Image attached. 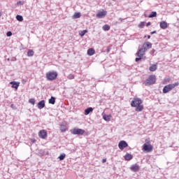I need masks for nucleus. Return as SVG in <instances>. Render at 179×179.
Wrapping results in <instances>:
<instances>
[{"instance_id": "obj_1", "label": "nucleus", "mask_w": 179, "mask_h": 179, "mask_svg": "<svg viewBox=\"0 0 179 179\" xmlns=\"http://www.w3.org/2000/svg\"><path fill=\"white\" fill-rule=\"evenodd\" d=\"M156 83V76L150 75L144 82L145 86H152Z\"/></svg>"}, {"instance_id": "obj_2", "label": "nucleus", "mask_w": 179, "mask_h": 179, "mask_svg": "<svg viewBox=\"0 0 179 179\" xmlns=\"http://www.w3.org/2000/svg\"><path fill=\"white\" fill-rule=\"evenodd\" d=\"M58 76V73L57 71H49L46 73V79L47 80H55Z\"/></svg>"}, {"instance_id": "obj_3", "label": "nucleus", "mask_w": 179, "mask_h": 179, "mask_svg": "<svg viewBox=\"0 0 179 179\" xmlns=\"http://www.w3.org/2000/svg\"><path fill=\"white\" fill-rule=\"evenodd\" d=\"M178 85H179V83L176 82L173 84H169L164 86L163 88V93L164 94L169 93V92H171V90H173V89H174V87H176V86H178Z\"/></svg>"}, {"instance_id": "obj_4", "label": "nucleus", "mask_w": 179, "mask_h": 179, "mask_svg": "<svg viewBox=\"0 0 179 179\" xmlns=\"http://www.w3.org/2000/svg\"><path fill=\"white\" fill-rule=\"evenodd\" d=\"M145 52H146L145 50H143L142 49V48L138 49V52L136 54V55H137L138 57L136 58L135 61L136 62H139V61H141L142 59V57H143V55H145Z\"/></svg>"}, {"instance_id": "obj_5", "label": "nucleus", "mask_w": 179, "mask_h": 179, "mask_svg": "<svg viewBox=\"0 0 179 179\" xmlns=\"http://www.w3.org/2000/svg\"><path fill=\"white\" fill-rule=\"evenodd\" d=\"M142 103H143V101H142V99H141V98H134L131 103V107H136L142 104Z\"/></svg>"}, {"instance_id": "obj_6", "label": "nucleus", "mask_w": 179, "mask_h": 179, "mask_svg": "<svg viewBox=\"0 0 179 179\" xmlns=\"http://www.w3.org/2000/svg\"><path fill=\"white\" fill-rule=\"evenodd\" d=\"M96 16L98 19H103V17H106V16H107V11L104 10H99L96 13Z\"/></svg>"}, {"instance_id": "obj_7", "label": "nucleus", "mask_w": 179, "mask_h": 179, "mask_svg": "<svg viewBox=\"0 0 179 179\" xmlns=\"http://www.w3.org/2000/svg\"><path fill=\"white\" fill-rule=\"evenodd\" d=\"M85 132V129H73L71 131V134H73V135H83Z\"/></svg>"}, {"instance_id": "obj_8", "label": "nucleus", "mask_w": 179, "mask_h": 179, "mask_svg": "<svg viewBox=\"0 0 179 179\" xmlns=\"http://www.w3.org/2000/svg\"><path fill=\"white\" fill-rule=\"evenodd\" d=\"M143 150H144V152H150L153 150V145L144 143L143 145Z\"/></svg>"}, {"instance_id": "obj_9", "label": "nucleus", "mask_w": 179, "mask_h": 179, "mask_svg": "<svg viewBox=\"0 0 179 179\" xmlns=\"http://www.w3.org/2000/svg\"><path fill=\"white\" fill-rule=\"evenodd\" d=\"M150 48H152V44L150 42H145L143 44L141 49L145 50V52L148 51Z\"/></svg>"}, {"instance_id": "obj_10", "label": "nucleus", "mask_w": 179, "mask_h": 179, "mask_svg": "<svg viewBox=\"0 0 179 179\" xmlns=\"http://www.w3.org/2000/svg\"><path fill=\"white\" fill-rule=\"evenodd\" d=\"M118 146L119 149H120L121 150H124L125 148H128V143H126L125 141H122L119 143Z\"/></svg>"}, {"instance_id": "obj_11", "label": "nucleus", "mask_w": 179, "mask_h": 179, "mask_svg": "<svg viewBox=\"0 0 179 179\" xmlns=\"http://www.w3.org/2000/svg\"><path fill=\"white\" fill-rule=\"evenodd\" d=\"M38 136L41 138V139H45L47 138V131L45 130H41L38 133Z\"/></svg>"}, {"instance_id": "obj_12", "label": "nucleus", "mask_w": 179, "mask_h": 179, "mask_svg": "<svg viewBox=\"0 0 179 179\" xmlns=\"http://www.w3.org/2000/svg\"><path fill=\"white\" fill-rule=\"evenodd\" d=\"M10 84L12 85L11 87H13V89L17 90L20 85V83L16 81H11Z\"/></svg>"}, {"instance_id": "obj_13", "label": "nucleus", "mask_w": 179, "mask_h": 179, "mask_svg": "<svg viewBox=\"0 0 179 179\" xmlns=\"http://www.w3.org/2000/svg\"><path fill=\"white\" fill-rule=\"evenodd\" d=\"M37 107L39 108V110H42V108L45 107V101L44 100L39 101L37 104Z\"/></svg>"}, {"instance_id": "obj_14", "label": "nucleus", "mask_w": 179, "mask_h": 179, "mask_svg": "<svg viewBox=\"0 0 179 179\" xmlns=\"http://www.w3.org/2000/svg\"><path fill=\"white\" fill-rule=\"evenodd\" d=\"M130 170L131 171H134V173H136V171H139V165L138 164H134L130 167Z\"/></svg>"}, {"instance_id": "obj_15", "label": "nucleus", "mask_w": 179, "mask_h": 179, "mask_svg": "<svg viewBox=\"0 0 179 179\" xmlns=\"http://www.w3.org/2000/svg\"><path fill=\"white\" fill-rule=\"evenodd\" d=\"M161 29L166 30L167 29V23L165 21H162L159 24Z\"/></svg>"}, {"instance_id": "obj_16", "label": "nucleus", "mask_w": 179, "mask_h": 179, "mask_svg": "<svg viewBox=\"0 0 179 179\" xmlns=\"http://www.w3.org/2000/svg\"><path fill=\"white\" fill-rule=\"evenodd\" d=\"M157 69V64H152L149 68V71H150V72H155V71H156Z\"/></svg>"}, {"instance_id": "obj_17", "label": "nucleus", "mask_w": 179, "mask_h": 179, "mask_svg": "<svg viewBox=\"0 0 179 179\" xmlns=\"http://www.w3.org/2000/svg\"><path fill=\"white\" fill-rule=\"evenodd\" d=\"M90 113H93V108L90 107L85 110V115H89Z\"/></svg>"}, {"instance_id": "obj_18", "label": "nucleus", "mask_w": 179, "mask_h": 179, "mask_svg": "<svg viewBox=\"0 0 179 179\" xmlns=\"http://www.w3.org/2000/svg\"><path fill=\"white\" fill-rule=\"evenodd\" d=\"M142 110H143V105H137V106H136V111L137 112H141L142 111Z\"/></svg>"}, {"instance_id": "obj_19", "label": "nucleus", "mask_w": 179, "mask_h": 179, "mask_svg": "<svg viewBox=\"0 0 179 179\" xmlns=\"http://www.w3.org/2000/svg\"><path fill=\"white\" fill-rule=\"evenodd\" d=\"M94 52H95V51H94V50L93 48H90L87 50V55H90V56L94 55Z\"/></svg>"}, {"instance_id": "obj_20", "label": "nucleus", "mask_w": 179, "mask_h": 179, "mask_svg": "<svg viewBox=\"0 0 179 179\" xmlns=\"http://www.w3.org/2000/svg\"><path fill=\"white\" fill-rule=\"evenodd\" d=\"M124 159H125V160H128V161H129V160H132V155H131V154H126L125 155H124Z\"/></svg>"}, {"instance_id": "obj_21", "label": "nucleus", "mask_w": 179, "mask_h": 179, "mask_svg": "<svg viewBox=\"0 0 179 179\" xmlns=\"http://www.w3.org/2000/svg\"><path fill=\"white\" fill-rule=\"evenodd\" d=\"M157 16V13L156 11H152L149 15L148 17L152 18V17H156Z\"/></svg>"}, {"instance_id": "obj_22", "label": "nucleus", "mask_w": 179, "mask_h": 179, "mask_svg": "<svg viewBox=\"0 0 179 179\" xmlns=\"http://www.w3.org/2000/svg\"><path fill=\"white\" fill-rule=\"evenodd\" d=\"M34 55V51L33 50H29L27 52V57H33Z\"/></svg>"}, {"instance_id": "obj_23", "label": "nucleus", "mask_w": 179, "mask_h": 179, "mask_svg": "<svg viewBox=\"0 0 179 179\" xmlns=\"http://www.w3.org/2000/svg\"><path fill=\"white\" fill-rule=\"evenodd\" d=\"M49 104H55V97L51 96L49 99Z\"/></svg>"}, {"instance_id": "obj_24", "label": "nucleus", "mask_w": 179, "mask_h": 179, "mask_svg": "<svg viewBox=\"0 0 179 179\" xmlns=\"http://www.w3.org/2000/svg\"><path fill=\"white\" fill-rule=\"evenodd\" d=\"M80 17V13H75L73 15V19H79Z\"/></svg>"}, {"instance_id": "obj_25", "label": "nucleus", "mask_w": 179, "mask_h": 179, "mask_svg": "<svg viewBox=\"0 0 179 179\" xmlns=\"http://www.w3.org/2000/svg\"><path fill=\"white\" fill-rule=\"evenodd\" d=\"M103 30H104V31H108V30H110V26L108 24L103 25Z\"/></svg>"}, {"instance_id": "obj_26", "label": "nucleus", "mask_w": 179, "mask_h": 179, "mask_svg": "<svg viewBox=\"0 0 179 179\" xmlns=\"http://www.w3.org/2000/svg\"><path fill=\"white\" fill-rule=\"evenodd\" d=\"M16 19H17V20H18V22H23V16H22V15H17L16 16Z\"/></svg>"}, {"instance_id": "obj_27", "label": "nucleus", "mask_w": 179, "mask_h": 179, "mask_svg": "<svg viewBox=\"0 0 179 179\" xmlns=\"http://www.w3.org/2000/svg\"><path fill=\"white\" fill-rule=\"evenodd\" d=\"M86 33H87V30L85 29L79 32V34L81 37H83V36H85Z\"/></svg>"}, {"instance_id": "obj_28", "label": "nucleus", "mask_w": 179, "mask_h": 179, "mask_svg": "<svg viewBox=\"0 0 179 179\" xmlns=\"http://www.w3.org/2000/svg\"><path fill=\"white\" fill-rule=\"evenodd\" d=\"M66 155H65L64 153L62 154L59 155V157H58V159H59V160H64L66 157Z\"/></svg>"}, {"instance_id": "obj_29", "label": "nucleus", "mask_w": 179, "mask_h": 179, "mask_svg": "<svg viewBox=\"0 0 179 179\" xmlns=\"http://www.w3.org/2000/svg\"><path fill=\"white\" fill-rule=\"evenodd\" d=\"M124 20H125V19L119 18V21H116V22H115V24L117 25V24H118L119 23H122V22H124Z\"/></svg>"}, {"instance_id": "obj_30", "label": "nucleus", "mask_w": 179, "mask_h": 179, "mask_svg": "<svg viewBox=\"0 0 179 179\" xmlns=\"http://www.w3.org/2000/svg\"><path fill=\"white\" fill-rule=\"evenodd\" d=\"M103 118L105 121H110V115H104Z\"/></svg>"}, {"instance_id": "obj_31", "label": "nucleus", "mask_w": 179, "mask_h": 179, "mask_svg": "<svg viewBox=\"0 0 179 179\" xmlns=\"http://www.w3.org/2000/svg\"><path fill=\"white\" fill-rule=\"evenodd\" d=\"M67 78H69L70 80H71L72 79H75V75H73V74H69V75L67 76Z\"/></svg>"}, {"instance_id": "obj_32", "label": "nucleus", "mask_w": 179, "mask_h": 179, "mask_svg": "<svg viewBox=\"0 0 179 179\" xmlns=\"http://www.w3.org/2000/svg\"><path fill=\"white\" fill-rule=\"evenodd\" d=\"M29 103H30L31 104H32L33 106H34L35 103H36V99H30L29 100Z\"/></svg>"}, {"instance_id": "obj_33", "label": "nucleus", "mask_w": 179, "mask_h": 179, "mask_svg": "<svg viewBox=\"0 0 179 179\" xmlns=\"http://www.w3.org/2000/svg\"><path fill=\"white\" fill-rule=\"evenodd\" d=\"M138 27H140V29H143V27H145V22H141L138 24Z\"/></svg>"}, {"instance_id": "obj_34", "label": "nucleus", "mask_w": 179, "mask_h": 179, "mask_svg": "<svg viewBox=\"0 0 179 179\" xmlns=\"http://www.w3.org/2000/svg\"><path fill=\"white\" fill-rule=\"evenodd\" d=\"M7 37H10L12 36V31H9L6 33Z\"/></svg>"}, {"instance_id": "obj_35", "label": "nucleus", "mask_w": 179, "mask_h": 179, "mask_svg": "<svg viewBox=\"0 0 179 179\" xmlns=\"http://www.w3.org/2000/svg\"><path fill=\"white\" fill-rule=\"evenodd\" d=\"M17 5H23V2L18 1V2H17Z\"/></svg>"}, {"instance_id": "obj_36", "label": "nucleus", "mask_w": 179, "mask_h": 179, "mask_svg": "<svg viewBox=\"0 0 179 179\" xmlns=\"http://www.w3.org/2000/svg\"><path fill=\"white\" fill-rule=\"evenodd\" d=\"M65 128L61 127V131L62 132H65Z\"/></svg>"}, {"instance_id": "obj_37", "label": "nucleus", "mask_w": 179, "mask_h": 179, "mask_svg": "<svg viewBox=\"0 0 179 179\" xmlns=\"http://www.w3.org/2000/svg\"><path fill=\"white\" fill-rule=\"evenodd\" d=\"M150 24H151L150 22H148L147 23V24H146L147 27H149V26H150Z\"/></svg>"}, {"instance_id": "obj_38", "label": "nucleus", "mask_w": 179, "mask_h": 179, "mask_svg": "<svg viewBox=\"0 0 179 179\" xmlns=\"http://www.w3.org/2000/svg\"><path fill=\"white\" fill-rule=\"evenodd\" d=\"M106 162H107L106 159H102V163H106Z\"/></svg>"}, {"instance_id": "obj_39", "label": "nucleus", "mask_w": 179, "mask_h": 179, "mask_svg": "<svg viewBox=\"0 0 179 179\" xmlns=\"http://www.w3.org/2000/svg\"><path fill=\"white\" fill-rule=\"evenodd\" d=\"M156 34V31H153L151 32V34Z\"/></svg>"}, {"instance_id": "obj_40", "label": "nucleus", "mask_w": 179, "mask_h": 179, "mask_svg": "<svg viewBox=\"0 0 179 179\" xmlns=\"http://www.w3.org/2000/svg\"><path fill=\"white\" fill-rule=\"evenodd\" d=\"M110 49L108 48L107 50H106V52H110Z\"/></svg>"}, {"instance_id": "obj_41", "label": "nucleus", "mask_w": 179, "mask_h": 179, "mask_svg": "<svg viewBox=\"0 0 179 179\" xmlns=\"http://www.w3.org/2000/svg\"><path fill=\"white\" fill-rule=\"evenodd\" d=\"M152 54H155V50H152Z\"/></svg>"}, {"instance_id": "obj_42", "label": "nucleus", "mask_w": 179, "mask_h": 179, "mask_svg": "<svg viewBox=\"0 0 179 179\" xmlns=\"http://www.w3.org/2000/svg\"><path fill=\"white\" fill-rule=\"evenodd\" d=\"M148 38H150V35L148 36Z\"/></svg>"}, {"instance_id": "obj_43", "label": "nucleus", "mask_w": 179, "mask_h": 179, "mask_svg": "<svg viewBox=\"0 0 179 179\" xmlns=\"http://www.w3.org/2000/svg\"><path fill=\"white\" fill-rule=\"evenodd\" d=\"M11 107H12V108H13V104H11Z\"/></svg>"}, {"instance_id": "obj_44", "label": "nucleus", "mask_w": 179, "mask_h": 179, "mask_svg": "<svg viewBox=\"0 0 179 179\" xmlns=\"http://www.w3.org/2000/svg\"><path fill=\"white\" fill-rule=\"evenodd\" d=\"M1 16H2V14L0 13V17H1Z\"/></svg>"}, {"instance_id": "obj_45", "label": "nucleus", "mask_w": 179, "mask_h": 179, "mask_svg": "<svg viewBox=\"0 0 179 179\" xmlns=\"http://www.w3.org/2000/svg\"><path fill=\"white\" fill-rule=\"evenodd\" d=\"M113 1H115V0H113Z\"/></svg>"}]
</instances>
